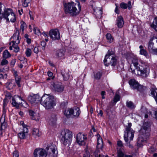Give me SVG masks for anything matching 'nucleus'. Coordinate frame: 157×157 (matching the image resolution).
<instances>
[{
    "mask_svg": "<svg viewBox=\"0 0 157 157\" xmlns=\"http://www.w3.org/2000/svg\"><path fill=\"white\" fill-rule=\"evenodd\" d=\"M57 148L55 145L51 144L45 148H36L33 152L34 157H46L47 155L49 157H56L57 155Z\"/></svg>",
    "mask_w": 157,
    "mask_h": 157,
    "instance_id": "1",
    "label": "nucleus"
},
{
    "mask_svg": "<svg viewBox=\"0 0 157 157\" xmlns=\"http://www.w3.org/2000/svg\"><path fill=\"white\" fill-rule=\"evenodd\" d=\"M64 10L66 14H69L72 16L78 15L81 10V6L79 2L72 1L63 2Z\"/></svg>",
    "mask_w": 157,
    "mask_h": 157,
    "instance_id": "2",
    "label": "nucleus"
},
{
    "mask_svg": "<svg viewBox=\"0 0 157 157\" xmlns=\"http://www.w3.org/2000/svg\"><path fill=\"white\" fill-rule=\"evenodd\" d=\"M41 103L47 110L53 109L56 105L54 97L46 94L42 97Z\"/></svg>",
    "mask_w": 157,
    "mask_h": 157,
    "instance_id": "3",
    "label": "nucleus"
},
{
    "mask_svg": "<svg viewBox=\"0 0 157 157\" xmlns=\"http://www.w3.org/2000/svg\"><path fill=\"white\" fill-rule=\"evenodd\" d=\"M117 63V58L114 52L111 50H109L104 60L105 65L108 66L111 65L112 66H115Z\"/></svg>",
    "mask_w": 157,
    "mask_h": 157,
    "instance_id": "4",
    "label": "nucleus"
},
{
    "mask_svg": "<svg viewBox=\"0 0 157 157\" xmlns=\"http://www.w3.org/2000/svg\"><path fill=\"white\" fill-rule=\"evenodd\" d=\"M72 133L68 129H64L61 132L60 136V140L64 145L70 144L72 138Z\"/></svg>",
    "mask_w": 157,
    "mask_h": 157,
    "instance_id": "5",
    "label": "nucleus"
},
{
    "mask_svg": "<svg viewBox=\"0 0 157 157\" xmlns=\"http://www.w3.org/2000/svg\"><path fill=\"white\" fill-rule=\"evenodd\" d=\"M131 126L132 124L131 123H128V125L126 126L124 136L126 142H128L129 140L130 141L133 140L135 132L131 128Z\"/></svg>",
    "mask_w": 157,
    "mask_h": 157,
    "instance_id": "6",
    "label": "nucleus"
},
{
    "mask_svg": "<svg viewBox=\"0 0 157 157\" xmlns=\"http://www.w3.org/2000/svg\"><path fill=\"white\" fill-rule=\"evenodd\" d=\"M50 87L52 91L56 93H60L64 91V86L60 82L57 81L52 82Z\"/></svg>",
    "mask_w": 157,
    "mask_h": 157,
    "instance_id": "7",
    "label": "nucleus"
},
{
    "mask_svg": "<svg viewBox=\"0 0 157 157\" xmlns=\"http://www.w3.org/2000/svg\"><path fill=\"white\" fill-rule=\"evenodd\" d=\"M136 69L140 71V75L143 77H147L149 74V68L145 63H141Z\"/></svg>",
    "mask_w": 157,
    "mask_h": 157,
    "instance_id": "8",
    "label": "nucleus"
},
{
    "mask_svg": "<svg viewBox=\"0 0 157 157\" xmlns=\"http://www.w3.org/2000/svg\"><path fill=\"white\" fill-rule=\"evenodd\" d=\"M86 140V136L82 134V133L80 132L77 134L76 142L79 145H85Z\"/></svg>",
    "mask_w": 157,
    "mask_h": 157,
    "instance_id": "9",
    "label": "nucleus"
},
{
    "mask_svg": "<svg viewBox=\"0 0 157 157\" xmlns=\"http://www.w3.org/2000/svg\"><path fill=\"white\" fill-rule=\"evenodd\" d=\"M131 87L133 89H136L138 91H141L143 90V87L134 79H131L129 81Z\"/></svg>",
    "mask_w": 157,
    "mask_h": 157,
    "instance_id": "10",
    "label": "nucleus"
},
{
    "mask_svg": "<svg viewBox=\"0 0 157 157\" xmlns=\"http://www.w3.org/2000/svg\"><path fill=\"white\" fill-rule=\"evenodd\" d=\"M49 35L50 37L53 40H58L60 38L59 32L57 29L50 30Z\"/></svg>",
    "mask_w": 157,
    "mask_h": 157,
    "instance_id": "11",
    "label": "nucleus"
},
{
    "mask_svg": "<svg viewBox=\"0 0 157 157\" xmlns=\"http://www.w3.org/2000/svg\"><path fill=\"white\" fill-rule=\"evenodd\" d=\"M153 40V38H151L148 43V50L150 53L154 55H157V48L154 46Z\"/></svg>",
    "mask_w": 157,
    "mask_h": 157,
    "instance_id": "12",
    "label": "nucleus"
},
{
    "mask_svg": "<svg viewBox=\"0 0 157 157\" xmlns=\"http://www.w3.org/2000/svg\"><path fill=\"white\" fill-rule=\"evenodd\" d=\"M140 134L137 141V144L138 145H141L142 143L146 141L149 135L148 132L144 133L140 132Z\"/></svg>",
    "mask_w": 157,
    "mask_h": 157,
    "instance_id": "13",
    "label": "nucleus"
},
{
    "mask_svg": "<svg viewBox=\"0 0 157 157\" xmlns=\"http://www.w3.org/2000/svg\"><path fill=\"white\" fill-rule=\"evenodd\" d=\"M41 98L38 94H35L32 96H29L28 99L32 104L41 102Z\"/></svg>",
    "mask_w": 157,
    "mask_h": 157,
    "instance_id": "14",
    "label": "nucleus"
},
{
    "mask_svg": "<svg viewBox=\"0 0 157 157\" xmlns=\"http://www.w3.org/2000/svg\"><path fill=\"white\" fill-rule=\"evenodd\" d=\"M22 101L25 102L20 97L18 96L15 98H13L12 99V104L13 106L17 108H18L19 105L22 104L21 102Z\"/></svg>",
    "mask_w": 157,
    "mask_h": 157,
    "instance_id": "15",
    "label": "nucleus"
},
{
    "mask_svg": "<svg viewBox=\"0 0 157 157\" xmlns=\"http://www.w3.org/2000/svg\"><path fill=\"white\" fill-rule=\"evenodd\" d=\"M19 32L18 28H16L15 30V33L13 36L11 37V39H13L12 41L15 42L17 44L19 43L21 37L19 36Z\"/></svg>",
    "mask_w": 157,
    "mask_h": 157,
    "instance_id": "16",
    "label": "nucleus"
},
{
    "mask_svg": "<svg viewBox=\"0 0 157 157\" xmlns=\"http://www.w3.org/2000/svg\"><path fill=\"white\" fill-rule=\"evenodd\" d=\"M8 63V61L6 59H3L2 60L0 65V72H4L5 70H8L9 67L6 66Z\"/></svg>",
    "mask_w": 157,
    "mask_h": 157,
    "instance_id": "17",
    "label": "nucleus"
},
{
    "mask_svg": "<svg viewBox=\"0 0 157 157\" xmlns=\"http://www.w3.org/2000/svg\"><path fill=\"white\" fill-rule=\"evenodd\" d=\"M28 133V128L27 127H25L21 128V132L18 134V136L21 139H24L26 138Z\"/></svg>",
    "mask_w": 157,
    "mask_h": 157,
    "instance_id": "18",
    "label": "nucleus"
},
{
    "mask_svg": "<svg viewBox=\"0 0 157 157\" xmlns=\"http://www.w3.org/2000/svg\"><path fill=\"white\" fill-rule=\"evenodd\" d=\"M151 125L150 122H144L143 124V128L141 129L140 132L144 133L147 132L149 133V132L150 131Z\"/></svg>",
    "mask_w": 157,
    "mask_h": 157,
    "instance_id": "19",
    "label": "nucleus"
},
{
    "mask_svg": "<svg viewBox=\"0 0 157 157\" xmlns=\"http://www.w3.org/2000/svg\"><path fill=\"white\" fill-rule=\"evenodd\" d=\"M5 113H4L2 115L0 121L1 123V128L2 130H4L7 127V123L5 122Z\"/></svg>",
    "mask_w": 157,
    "mask_h": 157,
    "instance_id": "20",
    "label": "nucleus"
},
{
    "mask_svg": "<svg viewBox=\"0 0 157 157\" xmlns=\"http://www.w3.org/2000/svg\"><path fill=\"white\" fill-rule=\"evenodd\" d=\"M29 114L31 116V118L36 121H38L40 119V116L39 113H35L32 110L29 111Z\"/></svg>",
    "mask_w": 157,
    "mask_h": 157,
    "instance_id": "21",
    "label": "nucleus"
},
{
    "mask_svg": "<svg viewBox=\"0 0 157 157\" xmlns=\"http://www.w3.org/2000/svg\"><path fill=\"white\" fill-rule=\"evenodd\" d=\"M61 73L64 81H67L69 79L70 77V75L68 70H62L61 71Z\"/></svg>",
    "mask_w": 157,
    "mask_h": 157,
    "instance_id": "22",
    "label": "nucleus"
},
{
    "mask_svg": "<svg viewBox=\"0 0 157 157\" xmlns=\"http://www.w3.org/2000/svg\"><path fill=\"white\" fill-rule=\"evenodd\" d=\"M97 136L98 141L97 147L98 149H102L103 147L102 139L99 134H97Z\"/></svg>",
    "mask_w": 157,
    "mask_h": 157,
    "instance_id": "23",
    "label": "nucleus"
},
{
    "mask_svg": "<svg viewBox=\"0 0 157 157\" xmlns=\"http://www.w3.org/2000/svg\"><path fill=\"white\" fill-rule=\"evenodd\" d=\"M12 11V10L10 9L5 8L4 12L1 14V16L2 17H2H3L6 19L7 17H8L11 13Z\"/></svg>",
    "mask_w": 157,
    "mask_h": 157,
    "instance_id": "24",
    "label": "nucleus"
},
{
    "mask_svg": "<svg viewBox=\"0 0 157 157\" xmlns=\"http://www.w3.org/2000/svg\"><path fill=\"white\" fill-rule=\"evenodd\" d=\"M80 113V111L78 107L75 108L74 109H72V117L78 118Z\"/></svg>",
    "mask_w": 157,
    "mask_h": 157,
    "instance_id": "25",
    "label": "nucleus"
},
{
    "mask_svg": "<svg viewBox=\"0 0 157 157\" xmlns=\"http://www.w3.org/2000/svg\"><path fill=\"white\" fill-rule=\"evenodd\" d=\"M64 115L67 118L72 117V109L69 108L66 109L63 111Z\"/></svg>",
    "mask_w": 157,
    "mask_h": 157,
    "instance_id": "26",
    "label": "nucleus"
},
{
    "mask_svg": "<svg viewBox=\"0 0 157 157\" xmlns=\"http://www.w3.org/2000/svg\"><path fill=\"white\" fill-rule=\"evenodd\" d=\"M117 24L118 27L121 28L124 24V21L122 17L120 16L117 17Z\"/></svg>",
    "mask_w": 157,
    "mask_h": 157,
    "instance_id": "27",
    "label": "nucleus"
},
{
    "mask_svg": "<svg viewBox=\"0 0 157 157\" xmlns=\"http://www.w3.org/2000/svg\"><path fill=\"white\" fill-rule=\"evenodd\" d=\"M64 51L63 50H58L56 51V55L57 58L63 59L64 58Z\"/></svg>",
    "mask_w": 157,
    "mask_h": 157,
    "instance_id": "28",
    "label": "nucleus"
},
{
    "mask_svg": "<svg viewBox=\"0 0 157 157\" xmlns=\"http://www.w3.org/2000/svg\"><path fill=\"white\" fill-rule=\"evenodd\" d=\"M56 116L53 114L49 118L48 122L50 125L53 126L56 124Z\"/></svg>",
    "mask_w": 157,
    "mask_h": 157,
    "instance_id": "29",
    "label": "nucleus"
},
{
    "mask_svg": "<svg viewBox=\"0 0 157 157\" xmlns=\"http://www.w3.org/2000/svg\"><path fill=\"white\" fill-rule=\"evenodd\" d=\"M6 19L8 21H9V20H10V21L12 22H14L15 21V14L13 13V10Z\"/></svg>",
    "mask_w": 157,
    "mask_h": 157,
    "instance_id": "30",
    "label": "nucleus"
},
{
    "mask_svg": "<svg viewBox=\"0 0 157 157\" xmlns=\"http://www.w3.org/2000/svg\"><path fill=\"white\" fill-rule=\"evenodd\" d=\"M40 135V133L39 130L37 128H34L32 131V136L34 138H36L38 137Z\"/></svg>",
    "mask_w": 157,
    "mask_h": 157,
    "instance_id": "31",
    "label": "nucleus"
},
{
    "mask_svg": "<svg viewBox=\"0 0 157 157\" xmlns=\"http://www.w3.org/2000/svg\"><path fill=\"white\" fill-rule=\"evenodd\" d=\"M6 86L9 90L12 89L15 86V82L13 80H11L7 82L6 84Z\"/></svg>",
    "mask_w": 157,
    "mask_h": 157,
    "instance_id": "32",
    "label": "nucleus"
},
{
    "mask_svg": "<svg viewBox=\"0 0 157 157\" xmlns=\"http://www.w3.org/2000/svg\"><path fill=\"white\" fill-rule=\"evenodd\" d=\"M120 6L121 8L124 9L128 8L129 10H130L132 7L131 5V2L130 1L128 2V4L122 2L121 3Z\"/></svg>",
    "mask_w": 157,
    "mask_h": 157,
    "instance_id": "33",
    "label": "nucleus"
},
{
    "mask_svg": "<svg viewBox=\"0 0 157 157\" xmlns=\"http://www.w3.org/2000/svg\"><path fill=\"white\" fill-rule=\"evenodd\" d=\"M105 36L108 43H111L113 42L114 40L113 38L110 33H107L106 35Z\"/></svg>",
    "mask_w": 157,
    "mask_h": 157,
    "instance_id": "34",
    "label": "nucleus"
},
{
    "mask_svg": "<svg viewBox=\"0 0 157 157\" xmlns=\"http://www.w3.org/2000/svg\"><path fill=\"white\" fill-rule=\"evenodd\" d=\"M127 106L130 109H133L136 107L135 105L131 101H127L126 103Z\"/></svg>",
    "mask_w": 157,
    "mask_h": 157,
    "instance_id": "35",
    "label": "nucleus"
},
{
    "mask_svg": "<svg viewBox=\"0 0 157 157\" xmlns=\"http://www.w3.org/2000/svg\"><path fill=\"white\" fill-rule=\"evenodd\" d=\"M131 60L135 68H136L138 67V60L137 58L136 57H133L132 58Z\"/></svg>",
    "mask_w": 157,
    "mask_h": 157,
    "instance_id": "36",
    "label": "nucleus"
},
{
    "mask_svg": "<svg viewBox=\"0 0 157 157\" xmlns=\"http://www.w3.org/2000/svg\"><path fill=\"white\" fill-rule=\"evenodd\" d=\"M98 11L96 12L94 11V14L97 17L100 18L101 17L102 14V9H101L99 10H97V11Z\"/></svg>",
    "mask_w": 157,
    "mask_h": 157,
    "instance_id": "37",
    "label": "nucleus"
},
{
    "mask_svg": "<svg viewBox=\"0 0 157 157\" xmlns=\"http://www.w3.org/2000/svg\"><path fill=\"white\" fill-rule=\"evenodd\" d=\"M117 154L118 157H124L123 152V149H120L119 148H117Z\"/></svg>",
    "mask_w": 157,
    "mask_h": 157,
    "instance_id": "38",
    "label": "nucleus"
},
{
    "mask_svg": "<svg viewBox=\"0 0 157 157\" xmlns=\"http://www.w3.org/2000/svg\"><path fill=\"white\" fill-rule=\"evenodd\" d=\"M140 54L143 55L146 58H149L148 54L145 49L140 50Z\"/></svg>",
    "mask_w": 157,
    "mask_h": 157,
    "instance_id": "39",
    "label": "nucleus"
},
{
    "mask_svg": "<svg viewBox=\"0 0 157 157\" xmlns=\"http://www.w3.org/2000/svg\"><path fill=\"white\" fill-rule=\"evenodd\" d=\"M18 58L20 61L22 62V63L24 64L25 67L26 66L27 63V59L23 56L19 57Z\"/></svg>",
    "mask_w": 157,
    "mask_h": 157,
    "instance_id": "40",
    "label": "nucleus"
},
{
    "mask_svg": "<svg viewBox=\"0 0 157 157\" xmlns=\"http://www.w3.org/2000/svg\"><path fill=\"white\" fill-rule=\"evenodd\" d=\"M151 27L155 29L157 27V17L155 18L152 23L151 25Z\"/></svg>",
    "mask_w": 157,
    "mask_h": 157,
    "instance_id": "41",
    "label": "nucleus"
},
{
    "mask_svg": "<svg viewBox=\"0 0 157 157\" xmlns=\"http://www.w3.org/2000/svg\"><path fill=\"white\" fill-rule=\"evenodd\" d=\"M11 55L8 51L7 50H5L3 53V57L6 59L10 57Z\"/></svg>",
    "mask_w": 157,
    "mask_h": 157,
    "instance_id": "42",
    "label": "nucleus"
},
{
    "mask_svg": "<svg viewBox=\"0 0 157 157\" xmlns=\"http://www.w3.org/2000/svg\"><path fill=\"white\" fill-rule=\"evenodd\" d=\"M21 25L20 26V30H21L23 32L25 28L26 27V24L23 21H21Z\"/></svg>",
    "mask_w": 157,
    "mask_h": 157,
    "instance_id": "43",
    "label": "nucleus"
},
{
    "mask_svg": "<svg viewBox=\"0 0 157 157\" xmlns=\"http://www.w3.org/2000/svg\"><path fill=\"white\" fill-rule=\"evenodd\" d=\"M25 53L27 56L28 57L30 56L32 53L31 50L29 48H27L26 50Z\"/></svg>",
    "mask_w": 157,
    "mask_h": 157,
    "instance_id": "44",
    "label": "nucleus"
},
{
    "mask_svg": "<svg viewBox=\"0 0 157 157\" xmlns=\"http://www.w3.org/2000/svg\"><path fill=\"white\" fill-rule=\"evenodd\" d=\"M29 4H30V2H28V1H22V5L24 7H27Z\"/></svg>",
    "mask_w": 157,
    "mask_h": 157,
    "instance_id": "45",
    "label": "nucleus"
},
{
    "mask_svg": "<svg viewBox=\"0 0 157 157\" xmlns=\"http://www.w3.org/2000/svg\"><path fill=\"white\" fill-rule=\"evenodd\" d=\"M5 7L4 5L0 2V20L2 19V17L1 16V11L2 9H5Z\"/></svg>",
    "mask_w": 157,
    "mask_h": 157,
    "instance_id": "46",
    "label": "nucleus"
},
{
    "mask_svg": "<svg viewBox=\"0 0 157 157\" xmlns=\"http://www.w3.org/2000/svg\"><path fill=\"white\" fill-rule=\"evenodd\" d=\"M15 82L18 85L19 87L20 86V82L21 81V78L19 77H15Z\"/></svg>",
    "mask_w": 157,
    "mask_h": 157,
    "instance_id": "47",
    "label": "nucleus"
},
{
    "mask_svg": "<svg viewBox=\"0 0 157 157\" xmlns=\"http://www.w3.org/2000/svg\"><path fill=\"white\" fill-rule=\"evenodd\" d=\"M11 42L13 43V44L10 47V50H13V48H15V47H16V46H18L17 45L18 44H17L15 42L12 41Z\"/></svg>",
    "mask_w": 157,
    "mask_h": 157,
    "instance_id": "48",
    "label": "nucleus"
},
{
    "mask_svg": "<svg viewBox=\"0 0 157 157\" xmlns=\"http://www.w3.org/2000/svg\"><path fill=\"white\" fill-rule=\"evenodd\" d=\"M101 76V74L99 72H97L94 74L95 78L96 79H100Z\"/></svg>",
    "mask_w": 157,
    "mask_h": 157,
    "instance_id": "49",
    "label": "nucleus"
},
{
    "mask_svg": "<svg viewBox=\"0 0 157 157\" xmlns=\"http://www.w3.org/2000/svg\"><path fill=\"white\" fill-rule=\"evenodd\" d=\"M117 145L118 146L117 148H119L120 149H123L122 148L123 147V145L122 142L121 141L119 140L117 141Z\"/></svg>",
    "mask_w": 157,
    "mask_h": 157,
    "instance_id": "50",
    "label": "nucleus"
},
{
    "mask_svg": "<svg viewBox=\"0 0 157 157\" xmlns=\"http://www.w3.org/2000/svg\"><path fill=\"white\" fill-rule=\"evenodd\" d=\"M120 98V97L119 95L117 94L116 95L114 98V102L115 103L117 102V101L119 100Z\"/></svg>",
    "mask_w": 157,
    "mask_h": 157,
    "instance_id": "51",
    "label": "nucleus"
},
{
    "mask_svg": "<svg viewBox=\"0 0 157 157\" xmlns=\"http://www.w3.org/2000/svg\"><path fill=\"white\" fill-rule=\"evenodd\" d=\"M33 31L35 32V33L38 35L40 33V29L36 27L34 28Z\"/></svg>",
    "mask_w": 157,
    "mask_h": 157,
    "instance_id": "52",
    "label": "nucleus"
},
{
    "mask_svg": "<svg viewBox=\"0 0 157 157\" xmlns=\"http://www.w3.org/2000/svg\"><path fill=\"white\" fill-rule=\"evenodd\" d=\"M46 45V43L44 41H42L41 42V45L42 46V48L43 50L45 49Z\"/></svg>",
    "mask_w": 157,
    "mask_h": 157,
    "instance_id": "53",
    "label": "nucleus"
},
{
    "mask_svg": "<svg viewBox=\"0 0 157 157\" xmlns=\"http://www.w3.org/2000/svg\"><path fill=\"white\" fill-rule=\"evenodd\" d=\"M155 151V148L153 147H151L148 150V152L150 153H152Z\"/></svg>",
    "mask_w": 157,
    "mask_h": 157,
    "instance_id": "54",
    "label": "nucleus"
},
{
    "mask_svg": "<svg viewBox=\"0 0 157 157\" xmlns=\"http://www.w3.org/2000/svg\"><path fill=\"white\" fill-rule=\"evenodd\" d=\"M13 157H18L19 154L17 151H14L13 153Z\"/></svg>",
    "mask_w": 157,
    "mask_h": 157,
    "instance_id": "55",
    "label": "nucleus"
},
{
    "mask_svg": "<svg viewBox=\"0 0 157 157\" xmlns=\"http://www.w3.org/2000/svg\"><path fill=\"white\" fill-rule=\"evenodd\" d=\"M13 48L14 49H13V50L14 52H18L19 50V48L18 46H16V47H15Z\"/></svg>",
    "mask_w": 157,
    "mask_h": 157,
    "instance_id": "56",
    "label": "nucleus"
},
{
    "mask_svg": "<svg viewBox=\"0 0 157 157\" xmlns=\"http://www.w3.org/2000/svg\"><path fill=\"white\" fill-rule=\"evenodd\" d=\"M33 51L36 54L38 53L39 52V50L38 49V48L35 47L34 48Z\"/></svg>",
    "mask_w": 157,
    "mask_h": 157,
    "instance_id": "57",
    "label": "nucleus"
},
{
    "mask_svg": "<svg viewBox=\"0 0 157 157\" xmlns=\"http://www.w3.org/2000/svg\"><path fill=\"white\" fill-rule=\"evenodd\" d=\"M20 124L22 125V128H23L25 127H26V126L25 125L24 123V122L21 121L20 122Z\"/></svg>",
    "mask_w": 157,
    "mask_h": 157,
    "instance_id": "58",
    "label": "nucleus"
},
{
    "mask_svg": "<svg viewBox=\"0 0 157 157\" xmlns=\"http://www.w3.org/2000/svg\"><path fill=\"white\" fill-rule=\"evenodd\" d=\"M48 75L49 77H51L52 76L53 73L51 72L48 71Z\"/></svg>",
    "mask_w": 157,
    "mask_h": 157,
    "instance_id": "59",
    "label": "nucleus"
},
{
    "mask_svg": "<svg viewBox=\"0 0 157 157\" xmlns=\"http://www.w3.org/2000/svg\"><path fill=\"white\" fill-rule=\"evenodd\" d=\"M103 114V112L101 110H100L99 111V113H98V115H100L101 117H102V116Z\"/></svg>",
    "mask_w": 157,
    "mask_h": 157,
    "instance_id": "60",
    "label": "nucleus"
},
{
    "mask_svg": "<svg viewBox=\"0 0 157 157\" xmlns=\"http://www.w3.org/2000/svg\"><path fill=\"white\" fill-rule=\"evenodd\" d=\"M18 12L20 15H21L22 13H23V9H21V10H18Z\"/></svg>",
    "mask_w": 157,
    "mask_h": 157,
    "instance_id": "61",
    "label": "nucleus"
},
{
    "mask_svg": "<svg viewBox=\"0 0 157 157\" xmlns=\"http://www.w3.org/2000/svg\"><path fill=\"white\" fill-rule=\"evenodd\" d=\"M14 74L15 77H17V72L15 71H14Z\"/></svg>",
    "mask_w": 157,
    "mask_h": 157,
    "instance_id": "62",
    "label": "nucleus"
},
{
    "mask_svg": "<svg viewBox=\"0 0 157 157\" xmlns=\"http://www.w3.org/2000/svg\"><path fill=\"white\" fill-rule=\"evenodd\" d=\"M154 113L155 115V117L157 120V111H154Z\"/></svg>",
    "mask_w": 157,
    "mask_h": 157,
    "instance_id": "63",
    "label": "nucleus"
},
{
    "mask_svg": "<svg viewBox=\"0 0 157 157\" xmlns=\"http://www.w3.org/2000/svg\"><path fill=\"white\" fill-rule=\"evenodd\" d=\"M124 157H133L132 155H125L124 156Z\"/></svg>",
    "mask_w": 157,
    "mask_h": 157,
    "instance_id": "64",
    "label": "nucleus"
}]
</instances>
